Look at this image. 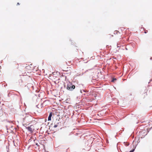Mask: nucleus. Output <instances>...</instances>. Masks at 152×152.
Listing matches in <instances>:
<instances>
[{
  "mask_svg": "<svg viewBox=\"0 0 152 152\" xmlns=\"http://www.w3.org/2000/svg\"><path fill=\"white\" fill-rule=\"evenodd\" d=\"M50 79L53 80H54L55 81L57 80L56 79V78H57V77L55 76L54 75H52L50 76Z\"/></svg>",
  "mask_w": 152,
  "mask_h": 152,
  "instance_id": "3",
  "label": "nucleus"
},
{
  "mask_svg": "<svg viewBox=\"0 0 152 152\" xmlns=\"http://www.w3.org/2000/svg\"><path fill=\"white\" fill-rule=\"evenodd\" d=\"M147 95V94L146 93V92L145 93H144V95L143 96V98H144L145 97V96H146Z\"/></svg>",
  "mask_w": 152,
  "mask_h": 152,
  "instance_id": "5",
  "label": "nucleus"
},
{
  "mask_svg": "<svg viewBox=\"0 0 152 152\" xmlns=\"http://www.w3.org/2000/svg\"><path fill=\"white\" fill-rule=\"evenodd\" d=\"M36 145H38V144L37 143H36Z\"/></svg>",
  "mask_w": 152,
  "mask_h": 152,
  "instance_id": "12",
  "label": "nucleus"
},
{
  "mask_svg": "<svg viewBox=\"0 0 152 152\" xmlns=\"http://www.w3.org/2000/svg\"><path fill=\"white\" fill-rule=\"evenodd\" d=\"M72 85L70 83L68 84L66 88V89L71 91L73 90L75 88V86L74 85L72 86Z\"/></svg>",
  "mask_w": 152,
  "mask_h": 152,
  "instance_id": "1",
  "label": "nucleus"
},
{
  "mask_svg": "<svg viewBox=\"0 0 152 152\" xmlns=\"http://www.w3.org/2000/svg\"><path fill=\"white\" fill-rule=\"evenodd\" d=\"M116 80V79L114 78V79H113V80H112V82H114V80Z\"/></svg>",
  "mask_w": 152,
  "mask_h": 152,
  "instance_id": "8",
  "label": "nucleus"
},
{
  "mask_svg": "<svg viewBox=\"0 0 152 152\" xmlns=\"http://www.w3.org/2000/svg\"><path fill=\"white\" fill-rule=\"evenodd\" d=\"M134 150H131L129 152H133V151H134Z\"/></svg>",
  "mask_w": 152,
  "mask_h": 152,
  "instance_id": "9",
  "label": "nucleus"
},
{
  "mask_svg": "<svg viewBox=\"0 0 152 152\" xmlns=\"http://www.w3.org/2000/svg\"><path fill=\"white\" fill-rule=\"evenodd\" d=\"M19 4H19V3H17V5H19Z\"/></svg>",
  "mask_w": 152,
  "mask_h": 152,
  "instance_id": "11",
  "label": "nucleus"
},
{
  "mask_svg": "<svg viewBox=\"0 0 152 152\" xmlns=\"http://www.w3.org/2000/svg\"><path fill=\"white\" fill-rule=\"evenodd\" d=\"M119 32L118 31L116 30V31H114V34H117Z\"/></svg>",
  "mask_w": 152,
  "mask_h": 152,
  "instance_id": "6",
  "label": "nucleus"
},
{
  "mask_svg": "<svg viewBox=\"0 0 152 152\" xmlns=\"http://www.w3.org/2000/svg\"><path fill=\"white\" fill-rule=\"evenodd\" d=\"M147 32H148V31H145V33H146Z\"/></svg>",
  "mask_w": 152,
  "mask_h": 152,
  "instance_id": "10",
  "label": "nucleus"
},
{
  "mask_svg": "<svg viewBox=\"0 0 152 152\" xmlns=\"http://www.w3.org/2000/svg\"><path fill=\"white\" fill-rule=\"evenodd\" d=\"M58 126V125H57V124H55L54 125V128H56V127H57Z\"/></svg>",
  "mask_w": 152,
  "mask_h": 152,
  "instance_id": "7",
  "label": "nucleus"
},
{
  "mask_svg": "<svg viewBox=\"0 0 152 152\" xmlns=\"http://www.w3.org/2000/svg\"><path fill=\"white\" fill-rule=\"evenodd\" d=\"M52 116V113L51 112L50 113L48 117V121H50L51 120V117Z\"/></svg>",
  "mask_w": 152,
  "mask_h": 152,
  "instance_id": "4",
  "label": "nucleus"
},
{
  "mask_svg": "<svg viewBox=\"0 0 152 152\" xmlns=\"http://www.w3.org/2000/svg\"><path fill=\"white\" fill-rule=\"evenodd\" d=\"M27 129L31 132H33L34 130V127L33 125H31L29 126H28Z\"/></svg>",
  "mask_w": 152,
  "mask_h": 152,
  "instance_id": "2",
  "label": "nucleus"
}]
</instances>
